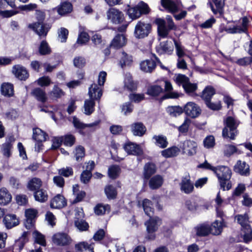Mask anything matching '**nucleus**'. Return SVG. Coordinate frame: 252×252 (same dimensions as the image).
<instances>
[{"label":"nucleus","instance_id":"40","mask_svg":"<svg viewBox=\"0 0 252 252\" xmlns=\"http://www.w3.org/2000/svg\"><path fill=\"white\" fill-rule=\"evenodd\" d=\"M32 94L37 100L42 102H45L47 99L45 91L39 88L33 89Z\"/></svg>","mask_w":252,"mask_h":252},{"label":"nucleus","instance_id":"33","mask_svg":"<svg viewBox=\"0 0 252 252\" xmlns=\"http://www.w3.org/2000/svg\"><path fill=\"white\" fill-rule=\"evenodd\" d=\"M72 123L74 126L76 128L79 129L80 132H81L82 129H84L86 127L94 128V126H97L99 124V122L96 121L89 124H84L81 122L80 121L75 117L73 118Z\"/></svg>","mask_w":252,"mask_h":252},{"label":"nucleus","instance_id":"13","mask_svg":"<svg viewBox=\"0 0 252 252\" xmlns=\"http://www.w3.org/2000/svg\"><path fill=\"white\" fill-rule=\"evenodd\" d=\"M184 112L189 117L195 118L199 116L201 113L200 108L193 102H189L184 107Z\"/></svg>","mask_w":252,"mask_h":252},{"label":"nucleus","instance_id":"3","mask_svg":"<svg viewBox=\"0 0 252 252\" xmlns=\"http://www.w3.org/2000/svg\"><path fill=\"white\" fill-rule=\"evenodd\" d=\"M224 127L222 130V136L234 140L238 134L237 127L239 125L238 122L233 117L229 116L224 120Z\"/></svg>","mask_w":252,"mask_h":252},{"label":"nucleus","instance_id":"55","mask_svg":"<svg viewBox=\"0 0 252 252\" xmlns=\"http://www.w3.org/2000/svg\"><path fill=\"white\" fill-rule=\"evenodd\" d=\"M120 168L118 165H112L110 166L108 169V176L111 179L117 178L120 173Z\"/></svg>","mask_w":252,"mask_h":252},{"label":"nucleus","instance_id":"54","mask_svg":"<svg viewBox=\"0 0 252 252\" xmlns=\"http://www.w3.org/2000/svg\"><path fill=\"white\" fill-rule=\"evenodd\" d=\"M104 191L105 194L109 199H114L117 196V192L116 189L112 185L106 186Z\"/></svg>","mask_w":252,"mask_h":252},{"label":"nucleus","instance_id":"39","mask_svg":"<svg viewBox=\"0 0 252 252\" xmlns=\"http://www.w3.org/2000/svg\"><path fill=\"white\" fill-rule=\"evenodd\" d=\"M48 135L39 128L33 129V139L36 142H43L46 140Z\"/></svg>","mask_w":252,"mask_h":252},{"label":"nucleus","instance_id":"12","mask_svg":"<svg viewBox=\"0 0 252 252\" xmlns=\"http://www.w3.org/2000/svg\"><path fill=\"white\" fill-rule=\"evenodd\" d=\"M118 60V64L122 68L130 67L134 62L133 56L124 51L119 53Z\"/></svg>","mask_w":252,"mask_h":252},{"label":"nucleus","instance_id":"20","mask_svg":"<svg viewBox=\"0 0 252 252\" xmlns=\"http://www.w3.org/2000/svg\"><path fill=\"white\" fill-rule=\"evenodd\" d=\"M53 241L58 245L64 246L70 244L71 239L66 234L58 233L53 236Z\"/></svg>","mask_w":252,"mask_h":252},{"label":"nucleus","instance_id":"32","mask_svg":"<svg viewBox=\"0 0 252 252\" xmlns=\"http://www.w3.org/2000/svg\"><path fill=\"white\" fill-rule=\"evenodd\" d=\"M156 63L153 60H146L142 61L140 64V69L145 72H151L156 67Z\"/></svg>","mask_w":252,"mask_h":252},{"label":"nucleus","instance_id":"27","mask_svg":"<svg viewBox=\"0 0 252 252\" xmlns=\"http://www.w3.org/2000/svg\"><path fill=\"white\" fill-rule=\"evenodd\" d=\"M210 6L214 14L220 13L224 5V0H209Z\"/></svg>","mask_w":252,"mask_h":252},{"label":"nucleus","instance_id":"49","mask_svg":"<svg viewBox=\"0 0 252 252\" xmlns=\"http://www.w3.org/2000/svg\"><path fill=\"white\" fill-rule=\"evenodd\" d=\"M124 86L130 91L134 90L136 88V84L133 82L130 74H126L124 79Z\"/></svg>","mask_w":252,"mask_h":252},{"label":"nucleus","instance_id":"52","mask_svg":"<svg viewBox=\"0 0 252 252\" xmlns=\"http://www.w3.org/2000/svg\"><path fill=\"white\" fill-rule=\"evenodd\" d=\"M167 113L172 117H176L183 112V109L179 106H169L167 108Z\"/></svg>","mask_w":252,"mask_h":252},{"label":"nucleus","instance_id":"56","mask_svg":"<svg viewBox=\"0 0 252 252\" xmlns=\"http://www.w3.org/2000/svg\"><path fill=\"white\" fill-rule=\"evenodd\" d=\"M90 39L88 33L84 31L80 32L77 38V43L81 45L85 44Z\"/></svg>","mask_w":252,"mask_h":252},{"label":"nucleus","instance_id":"19","mask_svg":"<svg viewBox=\"0 0 252 252\" xmlns=\"http://www.w3.org/2000/svg\"><path fill=\"white\" fill-rule=\"evenodd\" d=\"M124 148L129 155H140L143 153V150L139 145L130 142L126 143Z\"/></svg>","mask_w":252,"mask_h":252},{"label":"nucleus","instance_id":"48","mask_svg":"<svg viewBox=\"0 0 252 252\" xmlns=\"http://www.w3.org/2000/svg\"><path fill=\"white\" fill-rule=\"evenodd\" d=\"M73 153L76 160L81 161L85 156V148L82 146H78L75 148Z\"/></svg>","mask_w":252,"mask_h":252},{"label":"nucleus","instance_id":"36","mask_svg":"<svg viewBox=\"0 0 252 252\" xmlns=\"http://www.w3.org/2000/svg\"><path fill=\"white\" fill-rule=\"evenodd\" d=\"M225 226L223 220H216L212 223V226L210 227L211 233L215 235H220Z\"/></svg>","mask_w":252,"mask_h":252},{"label":"nucleus","instance_id":"64","mask_svg":"<svg viewBox=\"0 0 252 252\" xmlns=\"http://www.w3.org/2000/svg\"><path fill=\"white\" fill-rule=\"evenodd\" d=\"M36 82L41 87H46L51 84V80L48 76H43L37 79Z\"/></svg>","mask_w":252,"mask_h":252},{"label":"nucleus","instance_id":"8","mask_svg":"<svg viewBox=\"0 0 252 252\" xmlns=\"http://www.w3.org/2000/svg\"><path fill=\"white\" fill-rule=\"evenodd\" d=\"M151 30L150 24L139 21L135 26L134 35L136 38H143L148 35Z\"/></svg>","mask_w":252,"mask_h":252},{"label":"nucleus","instance_id":"42","mask_svg":"<svg viewBox=\"0 0 252 252\" xmlns=\"http://www.w3.org/2000/svg\"><path fill=\"white\" fill-rule=\"evenodd\" d=\"M72 10V5L69 2H63L58 7L57 11L61 15L70 13Z\"/></svg>","mask_w":252,"mask_h":252},{"label":"nucleus","instance_id":"45","mask_svg":"<svg viewBox=\"0 0 252 252\" xmlns=\"http://www.w3.org/2000/svg\"><path fill=\"white\" fill-rule=\"evenodd\" d=\"M2 94L6 96H11L14 94V89L12 84L9 83H4L1 86Z\"/></svg>","mask_w":252,"mask_h":252},{"label":"nucleus","instance_id":"5","mask_svg":"<svg viewBox=\"0 0 252 252\" xmlns=\"http://www.w3.org/2000/svg\"><path fill=\"white\" fill-rule=\"evenodd\" d=\"M241 25L235 24V22H228L227 25L220 30V32L225 31L228 33L235 34L246 32L248 29L249 20L247 17H243Z\"/></svg>","mask_w":252,"mask_h":252},{"label":"nucleus","instance_id":"60","mask_svg":"<svg viewBox=\"0 0 252 252\" xmlns=\"http://www.w3.org/2000/svg\"><path fill=\"white\" fill-rule=\"evenodd\" d=\"M28 234V232H23L21 237H20V239L16 242L15 247H18L19 250L23 249L25 243L28 241L27 238Z\"/></svg>","mask_w":252,"mask_h":252},{"label":"nucleus","instance_id":"57","mask_svg":"<svg viewBox=\"0 0 252 252\" xmlns=\"http://www.w3.org/2000/svg\"><path fill=\"white\" fill-rule=\"evenodd\" d=\"M68 34V30L64 28H61L58 31V38L59 40L61 42H64L66 41Z\"/></svg>","mask_w":252,"mask_h":252},{"label":"nucleus","instance_id":"7","mask_svg":"<svg viewBox=\"0 0 252 252\" xmlns=\"http://www.w3.org/2000/svg\"><path fill=\"white\" fill-rule=\"evenodd\" d=\"M107 20L115 25L121 24L125 21V16L122 11L116 8H109L106 12Z\"/></svg>","mask_w":252,"mask_h":252},{"label":"nucleus","instance_id":"18","mask_svg":"<svg viewBox=\"0 0 252 252\" xmlns=\"http://www.w3.org/2000/svg\"><path fill=\"white\" fill-rule=\"evenodd\" d=\"M156 49L159 54H171L174 50V45L172 41L167 40L160 42Z\"/></svg>","mask_w":252,"mask_h":252},{"label":"nucleus","instance_id":"61","mask_svg":"<svg viewBox=\"0 0 252 252\" xmlns=\"http://www.w3.org/2000/svg\"><path fill=\"white\" fill-rule=\"evenodd\" d=\"M39 52L41 55H46L50 53L51 49L45 41L41 42L39 48Z\"/></svg>","mask_w":252,"mask_h":252},{"label":"nucleus","instance_id":"50","mask_svg":"<svg viewBox=\"0 0 252 252\" xmlns=\"http://www.w3.org/2000/svg\"><path fill=\"white\" fill-rule=\"evenodd\" d=\"M196 234L198 236H204L211 232L210 227L207 224H202L195 228Z\"/></svg>","mask_w":252,"mask_h":252},{"label":"nucleus","instance_id":"47","mask_svg":"<svg viewBox=\"0 0 252 252\" xmlns=\"http://www.w3.org/2000/svg\"><path fill=\"white\" fill-rule=\"evenodd\" d=\"M215 90L212 87H207L202 92V98L205 101V103L211 100L212 96L215 94Z\"/></svg>","mask_w":252,"mask_h":252},{"label":"nucleus","instance_id":"21","mask_svg":"<svg viewBox=\"0 0 252 252\" xmlns=\"http://www.w3.org/2000/svg\"><path fill=\"white\" fill-rule=\"evenodd\" d=\"M3 223L7 229H11L18 225L19 220L15 215L7 214L3 217Z\"/></svg>","mask_w":252,"mask_h":252},{"label":"nucleus","instance_id":"41","mask_svg":"<svg viewBox=\"0 0 252 252\" xmlns=\"http://www.w3.org/2000/svg\"><path fill=\"white\" fill-rule=\"evenodd\" d=\"M180 151V149L178 147L173 146L162 151L161 154L163 157L169 158L177 156Z\"/></svg>","mask_w":252,"mask_h":252},{"label":"nucleus","instance_id":"62","mask_svg":"<svg viewBox=\"0 0 252 252\" xmlns=\"http://www.w3.org/2000/svg\"><path fill=\"white\" fill-rule=\"evenodd\" d=\"M238 152V150L236 147L232 145H227L225 146L224 149V155L227 157H229L234 154L235 153H237Z\"/></svg>","mask_w":252,"mask_h":252},{"label":"nucleus","instance_id":"10","mask_svg":"<svg viewBox=\"0 0 252 252\" xmlns=\"http://www.w3.org/2000/svg\"><path fill=\"white\" fill-rule=\"evenodd\" d=\"M28 28L33 31L39 36L45 37L51 27L49 24L43 22H34L29 24Z\"/></svg>","mask_w":252,"mask_h":252},{"label":"nucleus","instance_id":"6","mask_svg":"<svg viewBox=\"0 0 252 252\" xmlns=\"http://www.w3.org/2000/svg\"><path fill=\"white\" fill-rule=\"evenodd\" d=\"M161 224V220L157 217H150V219L145 222L146 226L147 232V238L149 240H154L156 235L155 232H156L158 226Z\"/></svg>","mask_w":252,"mask_h":252},{"label":"nucleus","instance_id":"35","mask_svg":"<svg viewBox=\"0 0 252 252\" xmlns=\"http://www.w3.org/2000/svg\"><path fill=\"white\" fill-rule=\"evenodd\" d=\"M35 200L40 203L45 202L48 199V195L46 190L40 189L34 192Z\"/></svg>","mask_w":252,"mask_h":252},{"label":"nucleus","instance_id":"58","mask_svg":"<svg viewBox=\"0 0 252 252\" xmlns=\"http://www.w3.org/2000/svg\"><path fill=\"white\" fill-rule=\"evenodd\" d=\"M109 210L110 206L108 205H103L99 204L97 205L94 208V212L98 215L104 214L106 211L109 212Z\"/></svg>","mask_w":252,"mask_h":252},{"label":"nucleus","instance_id":"16","mask_svg":"<svg viewBox=\"0 0 252 252\" xmlns=\"http://www.w3.org/2000/svg\"><path fill=\"white\" fill-rule=\"evenodd\" d=\"M180 186L181 190L186 194L190 193L193 191L194 186L190 181L189 175H186L182 178Z\"/></svg>","mask_w":252,"mask_h":252},{"label":"nucleus","instance_id":"15","mask_svg":"<svg viewBox=\"0 0 252 252\" xmlns=\"http://www.w3.org/2000/svg\"><path fill=\"white\" fill-rule=\"evenodd\" d=\"M197 148V143L190 140L185 141L182 148L183 153L189 156L195 155L196 153Z\"/></svg>","mask_w":252,"mask_h":252},{"label":"nucleus","instance_id":"59","mask_svg":"<svg viewBox=\"0 0 252 252\" xmlns=\"http://www.w3.org/2000/svg\"><path fill=\"white\" fill-rule=\"evenodd\" d=\"M33 236L36 243L42 246H45L46 242L44 236L36 231L33 233Z\"/></svg>","mask_w":252,"mask_h":252},{"label":"nucleus","instance_id":"63","mask_svg":"<svg viewBox=\"0 0 252 252\" xmlns=\"http://www.w3.org/2000/svg\"><path fill=\"white\" fill-rule=\"evenodd\" d=\"M76 227L81 231H86L89 228V224L83 220H77L75 221Z\"/></svg>","mask_w":252,"mask_h":252},{"label":"nucleus","instance_id":"11","mask_svg":"<svg viewBox=\"0 0 252 252\" xmlns=\"http://www.w3.org/2000/svg\"><path fill=\"white\" fill-rule=\"evenodd\" d=\"M161 4L165 10L172 14L180 11L182 7L181 2L178 0H161Z\"/></svg>","mask_w":252,"mask_h":252},{"label":"nucleus","instance_id":"23","mask_svg":"<svg viewBox=\"0 0 252 252\" xmlns=\"http://www.w3.org/2000/svg\"><path fill=\"white\" fill-rule=\"evenodd\" d=\"M14 140L10 137L6 140V141L0 146L1 153L4 157L9 158L11 156L12 150Z\"/></svg>","mask_w":252,"mask_h":252},{"label":"nucleus","instance_id":"26","mask_svg":"<svg viewBox=\"0 0 252 252\" xmlns=\"http://www.w3.org/2000/svg\"><path fill=\"white\" fill-rule=\"evenodd\" d=\"M126 39L123 34H118L112 40L111 47L115 49H119L126 45Z\"/></svg>","mask_w":252,"mask_h":252},{"label":"nucleus","instance_id":"28","mask_svg":"<svg viewBox=\"0 0 252 252\" xmlns=\"http://www.w3.org/2000/svg\"><path fill=\"white\" fill-rule=\"evenodd\" d=\"M130 128L132 133L135 136H142L146 131V127L141 122H136L132 124L130 126Z\"/></svg>","mask_w":252,"mask_h":252},{"label":"nucleus","instance_id":"43","mask_svg":"<svg viewBox=\"0 0 252 252\" xmlns=\"http://www.w3.org/2000/svg\"><path fill=\"white\" fill-rule=\"evenodd\" d=\"M95 99H86L84 102V113L87 115H90L94 110V100Z\"/></svg>","mask_w":252,"mask_h":252},{"label":"nucleus","instance_id":"24","mask_svg":"<svg viewBox=\"0 0 252 252\" xmlns=\"http://www.w3.org/2000/svg\"><path fill=\"white\" fill-rule=\"evenodd\" d=\"M234 170L242 176H247L250 174V167L245 162L238 160L234 166Z\"/></svg>","mask_w":252,"mask_h":252},{"label":"nucleus","instance_id":"9","mask_svg":"<svg viewBox=\"0 0 252 252\" xmlns=\"http://www.w3.org/2000/svg\"><path fill=\"white\" fill-rule=\"evenodd\" d=\"M235 219L237 222L242 226L243 230L245 233V238L251 239L252 229L249 224L250 221L248 215L246 213L243 215H238L235 216Z\"/></svg>","mask_w":252,"mask_h":252},{"label":"nucleus","instance_id":"31","mask_svg":"<svg viewBox=\"0 0 252 252\" xmlns=\"http://www.w3.org/2000/svg\"><path fill=\"white\" fill-rule=\"evenodd\" d=\"M12 196L8 190L5 188L0 189V205H6L10 202Z\"/></svg>","mask_w":252,"mask_h":252},{"label":"nucleus","instance_id":"37","mask_svg":"<svg viewBox=\"0 0 252 252\" xmlns=\"http://www.w3.org/2000/svg\"><path fill=\"white\" fill-rule=\"evenodd\" d=\"M138 205H142L145 213L149 217L153 215V208H152V203L151 201L148 199H144L142 203L138 202Z\"/></svg>","mask_w":252,"mask_h":252},{"label":"nucleus","instance_id":"34","mask_svg":"<svg viewBox=\"0 0 252 252\" xmlns=\"http://www.w3.org/2000/svg\"><path fill=\"white\" fill-rule=\"evenodd\" d=\"M94 243L89 244L88 242L83 241L78 243L75 245L76 252H83V250L88 251V252H94Z\"/></svg>","mask_w":252,"mask_h":252},{"label":"nucleus","instance_id":"30","mask_svg":"<svg viewBox=\"0 0 252 252\" xmlns=\"http://www.w3.org/2000/svg\"><path fill=\"white\" fill-rule=\"evenodd\" d=\"M149 186L150 189H156L160 188L163 182V179L161 176L156 175L149 179Z\"/></svg>","mask_w":252,"mask_h":252},{"label":"nucleus","instance_id":"46","mask_svg":"<svg viewBox=\"0 0 252 252\" xmlns=\"http://www.w3.org/2000/svg\"><path fill=\"white\" fill-rule=\"evenodd\" d=\"M153 139L155 140V144L161 148H164L167 146V138L163 135H154Z\"/></svg>","mask_w":252,"mask_h":252},{"label":"nucleus","instance_id":"51","mask_svg":"<svg viewBox=\"0 0 252 252\" xmlns=\"http://www.w3.org/2000/svg\"><path fill=\"white\" fill-rule=\"evenodd\" d=\"M174 80L178 85H182L184 87L188 82L189 81V78L185 75L177 74L175 75Z\"/></svg>","mask_w":252,"mask_h":252},{"label":"nucleus","instance_id":"38","mask_svg":"<svg viewBox=\"0 0 252 252\" xmlns=\"http://www.w3.org/2000/svg\"><path fill=\"white\" fill-rule=\"evenodd\" d=\"M42 185V181L38 178H33L28 183L27 188L31 191H35L39 189Z\"/></svg>","mask_w":252,"mask_h":252},{"label":"nucleus","instance_id":"44","mask_svg":"<svg viewBox=\"0 0 252 252\" xmlns=\"http://www.w3.org/2000/svg\"><path fill=\"white\" fill-rule=\"evenodd\" d=\"M164 83L165 91L167 92L164 98H177L179 97V94L177 92H172V86L170 82L165 81Z\"/></svg>","mask_w":252,"mask_h":252},{"label":"nucleus","instance_id":"2","mask_svg":"<svg viewBox=\"0 0 252 252\" xmlns=\"http://www.w3.org/2000/svg\"><path fill=\"white\" fill-rule=\"evenodd\" d=\"M167 26H166V21L162 19L158 18L156 20V23L158 26V32L160 38H165L168 36L171 30H175L177 29L172 17L167 15L166 17Z\"/></svg>","mask_w":252,"mask_h":252},{"label":"nucleus","instance_id":"4","mask_svg":"<svg viewBox=\"0 0 252 252\" xmlns=\"http://www.w3.org/2000/svg\"><path fill=\"white\" fill-rule=\"evenodd\" d=\"M150 12L148 5L143 1L138 3L133 7H129L127 14L132 20H136L140 17L142 15H146Z\"/></svg>","mask_w":252,"mask_h":252},{"label":"nucleus","instance_id":"14","mask_svg":"<svg viewBox=\"0 0 252 252\" xmlns=\"http://www.w3.org/2000/svg\"><path fill=\"white\" fill-rule=\"evenodd\" d=\"M38 212L37 210L32 208L26 209L25 212L26 219L24 224L28 229H30L33 227L34 220L37 217Z\"/></svg>","mask_w":252,"mask_h":252},{"label":"nucleus","instance_id":"29","mask_svg":"<svg viewBox=\"0 0 252 252\" xmlns=\"http://www.w3.org/2000/svg\"><path fill=\"white\" fill-rule=\"evenodd\" d=\"M157 171L155 164L152 162L146 163L143 168V177L146 180L149 179Z\"/></svg>","mask_w":252,"mask_h":252},{"label":"nucleus","instance_id":"22","mask_svg":"<svg viewBox=\"0 0 252 252\" xmlns=\"http://www.w3.org/2000/svg\"><path fill=\"white\" fill-rule=\"evenodd\" d=\"M88 94L90 98L99 100L102 94V87L98 84H93L89 88Z\"/></svg>","mask_w":252,"mask_h":252},{"label":"nucleus","instance_id":"1","mask_svg":"<svg viewBox=\"0 0 252 252\" xmlns=\"http://www.w3.org/2000/svg\"><path fill=\"white\" fill-rule=\"evenodd\" d=\"M198 167L210 169L214 172L217 175L221 188L223 190H229L231 188V184L229 181L231 177V171L229 168L225 166H220L217 167H213L207 161L198 165Z\"/></svg>","mask_w":252,"mask_h":252},{"label":"nucleus","instance_id":"25","mask_svg":"<svg viewBox=\"0 0 252 252\" xmlns=\"http://www.w3.org/2000/svg\"><path fill=\"white\" fill-rule=\"evenodd\" d=\"M66 205L65 198L61 194H57L51 201L50 206L52 208L60 209Z\"/></svg>","mask_w":252,"mask_h":252},{"label":"nucleus","instance_id":"53","mask_svg":"<svg viewBox=\"0 0 252 252\" xmlns=\"http://www.w3.org/2000/svg\"><path fill=\"white\" fill-rule=\"evenodd\" d=\"M163 92L162 88L159 86L152 85L147 90V94L151 96H158Z\"/></svg>","mask_w":252,"mask_h":252},{"label":"nucleus","instance_id":"17","mask_svg":"<svg viewBox=\"0 0 252 252\" xmlns=\"http://www.w3.org/2000/svg\"><path fill=\"white\" fill-rule=\"evenodd\" d=\"M12 72L16 78L21 80H26L29 76L26 68L19 64L13 66Z\"/></svg>","mask_w":252,"mask_h":252}]
</instances>
